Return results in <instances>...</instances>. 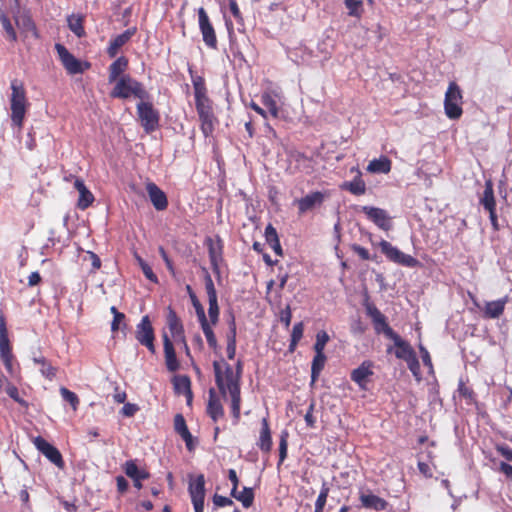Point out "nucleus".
I'll use <instances>...</instances> for the list:
<instances>
[{"label": "nucleus", "instance_id": "dca6fc26", "mask_svg": "<svg viewBox=\"0 0 512 512\" xmlns=\"http://www.w3.org/2000/svg\"><path fill=\"white\" fill-rule=\"evenodd\" d=\"M360 210L378 228L384 231H389L392 228L391 217L386 210L373 206H362Z\"/></svg>", "mask_w": 512, "mask_h": 512}, {"label": "nucleus", "instance_id": "de8ad7c7", "mask_svg": "<svg viewBox=\"0 0 512 512\" xmlns=\"http://www.w3.org/2000/svg\"><path fill=\"white\" fill-rule=\"evenodd\" d=\"M459 395L467 400L468 404H472L476 402V394L474 390L466 385V382L463 379L459 380L458 389Z\"/></svg>", "mask_w": 512, "mask_h": 512}, {"label": "nucleus", "instance_id": "4be33fe9", "mask_svg": "<svg viewBox=\"0 0 512 512\" xmlns=\"http://www.w3.org/2000/svg\"><path fill=\"white\" fill-rule=\"evenodd\" d=\"M135 33L136 27H132L111 39L106 49V53L109 58H115L119 50L131 40Z\"/></svg>", "mask_w": 512, "mask_h": 512}, {"label": "nucleus", "instance_id": "79ce46f5", "mask_svg": "<svg viewBox=\"0 0 512 512\" xmlns=\"http://www.w3.org/2000/svg\"><path fill=\"white\" fill-rule=\"evenodd\" d=\"M231 496L240 501L245 508L251 507L254 502V492L250 487H244L241 492L236 489V493Z\"/></svg>", "mask_w": 512, "mask_h": 512}, {"label": "nucleus", "instance_id": "9b49d317", "mask_svg": "<svg viewBox=\"0 0 512 512\" xmlns=\"http://www.w3.org/2000/svg\"><path fill=\"white\" fill-rule=\"evenodd\" d=\"M198 24L205 45L212 50H217L218 40L216 31L206 10L203 7L198 9Z\"/></svg>", "mask_w": 512, "mask_h": 512}, {"label": "nucleus", "instance_id": "aec40b11", "mask_svg": "<svg viewBox=\"0 0 512 512\" xmlns=\"http://www.w3.org/2000/svg\"><path fill=\"white\" fill-rule=\"evenodd\" d=\"M394 347L389 346L387 348V353H394L397 359L408 361L416 355L413 347L406 340L402 339L399 334H395L392 338H390Z\"/></svg>", "mask_w": 512, "mask_h": 512}, {"label": "nucleus", "instance_id": "774afa93", "mask_svg": "<svg viewBox=\"0 0 512 512\" xmlns=\"http://www.w3.org/2000/svg\"><path fill=\"white\" fill-rule=\"evenodd\" d=\"M304 325L303 322H298L293 326L291 338L300 341L303 337Z\"/></svg>", "mask_w": 512, "mask_h": 512}, {"label": "nucleus", "instance_id": "8fccbe9b", "mask_svg": "<svg viewBox=\"0 0 512 512\" xmlns=\"http://www.w3.org/2000/svg\"><path fill=\"white\" fill-rule=\"evenodd\" d=\"M60 394H61L62 398L71 405V407L74 411H76L78 409L80 400L76 393L70 391L66 387H61Z\"/></svg>", "mask_w": 512, "mask_h": 512}, {"label": "nucleus", "instance_id": "a211bd4d", "mask_svg": "<svg viewBox=\"0 0 512 512\" xmlns=\"http://www.w3.org/2000/svg\"><path fill=\"white\" fill-rule=\"evenodd\" d=\"M55 49L62 65L69 74L75 75L84 71L82 63L64 45L57 43Z\"/></svg>", "mask_w": 512, "mask_h": 512}, {"label": "nucleus", "instance_id": "a18cd8bd", "mask_svg": "<svg viewBox=\"0 0 512 512\" xmlns=\"http://www.w3.org/2000/svg\"><path fill=\"white\" fill-rule=\"evenodd\" d=\"M208 303H209L208 315H209V319H210L209 324L211 326H215L218 323L219 314H220V309H219V305H218V297L217 296L216 297H208Z\"/></svg>", "mask_w": 512, "mask_h": 512}, {"label": "nucleus", "instance_id": "bb28decb", "mask_svg": "<svg viewBox=\"0 0 512 512\" xmlns=\"http://www.w3.org/2000/svg\"><path fill=\"white\" fill-rule=\"evenodd\" d=\"M129 67V59L126 56L116 58L108 67V82L114 83L119 80L122 75H125Z\"/></svg>", "mask_w": 512, "mask_h": 512}, {"label": "nucleus", "instance_id": "72a5a7b5", "mask_svg": "<svg viewBox=\"0 0 512 512\" xmlns=\"http://www.w3.org/2000/svg\"><path fill=\"white\" fill-rule=\"evenodd\" d=\"M125 474L132 480H146L150 474L145 469H139L135 460H128L123 465Z\"/></svg>", "mask_w": 512, "mask_h": 512}, {"label": "nucleus", "instance_id": "ddd939ff", "mask_svg": "<svg viewBox=\"0 0 512 512\" xmlns=\"http://www.w3.org/2000/svg\"><path fill=\"white\" fill-rule=\"evenodd\" d=\"M205 245L208 250L209 260L215 274H220V263L223 261L224 243L220 236L207 237Z\"/></svg>", "mask_w": 512, "mask_h": 512}, {"label": "nucleus", "instance_id": "052dcab7", "mask_svg": "<svg viewBox=\"0 0 512 512\" xmlns=\"http://www.w3.org/2000/svg\"><path fill=\"white\" fill-rule=\"evenodd\" d=\"M228 3H229V10L231 12V14L233 15V17L238 21V22H243V17H242V13L240 11V8L237 4V1L236 0H228Z\"/></svg>", "mask_w": 512, "mask_h": 512}, {"label": "nucleus", "instance_id": "13d9d810", "mask_svg": "<svg viewBox=\"0 0 512 512\" xmlns=\"http://www.w3.org/2000/svg\"><path fill=\"white\" fill-rule=\"evenodd\" d=\"M159 254L162 257L163 261L165 262V265L168 269V271L174 276L175 275V269L172 260L169 258L166 250L163 246H160L158 248Z\"/></svg>", "mask_w": 512, "mask_h": 512}, {"label": "nucleus", "instance_id": "09e8293b", "mask_svg": "<svg viewBox=\"0 0 512 512\" xmlns=\"http://www.w3.org/2000/svg\"><path fill=\"white\" fill-rule=\"evenodd\" d=\"M288 454V432L283 431L280 435L279 440V461L277 464V468L280 469V466L283 464Z\"/></svg>", "mask_w": 512, "mask_h": 512}, {"label": "nucleus", "instance_id": "423d86ee", "mask_svg": "<svg viewBox=\"0 0 512 512\" xmlns=\"http://www.w3.org/2000/svg\"><path fill=\"white\" fill-rule=\"evenodd\" d=\"M378 246L381 252L385 255V257L393 263L409 268H415L420 266V262L418 259L414 258L411 255L403 253L397 247L393 246L390 242L386 240H381L378 243Z\"/></svg>", "mask_w": 512, "mask_h": 512}, {"label": "nucleus", "instance_id": "f03ea898", "mask_svg": "<svg viewBox=\"0 0 512 512\" xmlns=\"http://www.w3.org/2000/svg\"><path fill=\"white\" fill-rule=\"evenodd\" d=\"M194 99L200 120V129L204 137H210L215 129L217 118L213 110V102L208 97V90L202 76H192Z\"/></svg>", "mask_w": 512, "mask_h": 512}, {"label": "nucleus", "instance_id": "3c124183", "mask_svg": "<svg viewBox=\"0 0 512 512\" xmlns=\"http://www.w3.org/2000/svg\"><path fill=\"white\" fill-rule=\"evenodd\" d=\"M1 24L3 29L5 30L7 37L10 41L15 42L17 40V33L10 21V19L6 15H1L0 17Z\"/></svg>", "mask_w": 512, "mask_h": 512}, {"label": "nucleus", "instance_id": "2f4dec72", "mask_svg": "<svg viewBox=\"0 0 512 512\" xmlns=\"http://www.w3.org/2000/svg\"><path fill=\"white\" fill-rule=\"evenodd\" d=\"M340 188L348 191L353 195L360 196L366 193V183L362 178V174L358 171L357 175L351 181L344 182Z\"/></svg>", "mask_w": 512, "mask_h": 512}, {"label": "nucleus", "instance_id": "39448f33", "mask_svg": "<svg viewBox=\"0 0 512 512\" xmlns=\"http://www.w3.org/2000/svg\"><path fill=\"white\" fill-rule=\"evenodd\" d=\"M463 94L459 85L452 81L449 83L444 98V111L451 120L459 119L463 114Z\"/></svg>", "mask_w": 512, "mask_h": 512}, {"label": "nucleus", "instance_id": "e2e57ef3", "mask_svg": "<svg viewBox=\"0 0 512 512\" xmlns=\"http://www.w3.org/2000/svg\"><path fill=\"white\" fill-rule=\"evenodd\" d=\"M406 363L412 374L417 377L420 374V363L417 355L406 361Z\"/></svg>", "mask_w": 512, "mask_h": 512}, {"label": "nucleus", "instance_id": "6ab92c4d", "mask_svg": "<svg viewBox=\"0 0 512 512\" xmlns=\"http://www.w3.org/2000/svg\"><path fill=\"white\" fill-rule=\"evenodd\" d=\"M359 501L361 507L367 510L383 511L389 506L384 498L375 495L370 489H361L359 491Z\"/></svg>", "mask_w": 512, "mask_h": 512}, {"label": "nucleus", "instance_id": "ea45409f", "mask_svg": "<svg viewBox=\"0 0 512 512\" xmlns=\"http://www.w3.org/2000/svg\"><path fill=\"white\" fill-rule=\"evenodd\" d=\"M276 98L277 95L272 92H264L261 95L262 104L268 109L273 118H277L279 116V108Z\"/></svg>", "mask_w": 512, "mask_h": 512}, {"label": "nucleus", "instance_id": "69168bd1", "mask_svg": "<svg viewBox=\"0 0 512 512\" xmlns=\"http://www.w3.org/2000/svg\"><path fill=\"white\" fill-rule=\"evenodd\" d=\"M496 451L503 456L507 461L512 462V448H510L508 445H497Z\"/></svg>", "mask_w": 512, "mask_h": 512}, {"label": "nucleus", "instance_id": "1a4fd4ad", "mask_svg": "<svg viewBox=\"0 0 512 512\" xmlns=\"http://www.w3.org/2000/svg\"><path fill=\"white\" fill-rule=\"evenodd\" d=\"M135 338L139 344L145 346L150 353L155 354V332L148 315H144L141 321L136 325Z\"/></svg>", "mask_w": 512, "mask_h": 512}, {"label": "nucleus", "instance_id": "6e6552de", "mask_svg": "<svg viewBox=\"0 0 512 512\" xmlns=\"http://www.w3.org/2000/svg\"><path fill=\"white\" fill-rule=\"evenodd\" d=\"M137 114L146 133H151L159 127L160 115L151 102L141 100L137 104Z\"/></svg>", "mask_w": 512, "mask_h": 512}, {"label": "nucleus", "instance_id": "0eeeda50", "mask_svg": "<svg viewBox=\"0 0 512 512\" xmlns=\"http://www.w3.org/2000/svg\"><path fill=\"white\" fill-rule=\"evenodd\" d=\"M0 358L6 371L9 374L13 373V350L12 344L8 336V329L6 318L2 311H0Z\"/></svg>", "mask_w": 512, "mask_h": 512}, {"label": "nucleus", "instance_id": "c85d7f7f", "mask_svg": "<svg viewBox=\"0 0 512 512\" xmlns=\"http://www.w3.org/2000/svg\"><path fill=\"white\" fill-rule=\"evenodd\" d=\"M174 429L177 434L184 440L189 451L194 449L193 436L190 433L185 418L182 414H176L174 417Z\"/></svg>", "mask_w": 512, "mask_h": 512}, {"label": "nucleus", "instance_id": "412c9836", "mask_svg": "<svg viewBox=\"0 0 512 512\" xmlns=\"http://www.w3.org/2000/svg\"><path fill=\"white\" fill-rule=\"evenodd\" d=\"M373 367L374 364L372 361H363L359 367L351 371V380L355 382L359 386V388L363 390L367 389L369 378L374 374Z\"/></svg>", "mask_w": 512, "mask_h": 512}, {"label": "nucleus", "instance_id": "58836bf2", "mask_svg": "<svg viewBox=\"0 0 512 512\" xmlns=\"http://www.w3.org/2000/svg\"><path fill=\"white\" fill-rule=\"evenodd\" d=\"M83 22L84 17L82 15L72 14L67 18L69 29L79 38H82L86 35Z\"/></svg>", "mask_w": 512, "mask_h": 512}, {"label": "nucleus", "instance_id": "49530a36", "mask_svg": "<svg viewBox=\"0 0 512 512\" xmlns=\"http://www.w3.org/2000/svg\"><path fill=\"white\" fill-rule=\"evenodd\" d=\"M200 326L206 337L209 347L216 351V349L218 348V342L212 329V326L209 324V321L207 320L205 322L200 323Z\"/></svg>", "mask_w": 512, "mask_h": 512}, {"label": "nucleus", "instance_id": "a19ab883", "mask_svg": "<svg viewBox=\"0 0 512 512\" xmlns=\"http://www.w3.org/2000/svg\"><path fill=\"white\" fill-rule=\"evenodd\" d=\"M347 14L350 17L361 19L364 13V4L362 0H344Z\"/></svg>", "mask_w": 512, "mask_h": 512}, {"label": "nucleus", "instance_id": "5fc2aeb1", "mask_svg": "<svg viewBox=\"0 0 512 512\" xmlns=\"http://www.w3.org/2000/svg\"><path fill=\"white\" fill-rule=\"evenodd\" d=\"M5 391L7 393V395L12 398L15 402L21 404V405H24L26 404V402L24 401V399H22L19 395V390L18 388L13 385L12 383H10L9 381L5 384Z\"/></svg>", "mask_w": 512, "mask_h": 512}, {"label": "nucleus", "instance_id": "4d7b16f0", "mask_svg": "<svg viewBox=\"0 0 512 512\" xmlns=\"http://www.w3.org/2000/svg\"><path fill=\"white\" fill-rule=\"evenodd\" d=\"M314 408H315V403H314V401H312L310 403L309 407H308V410H307L305 416H304L306 425L309 428H314L315 427L316 418L313 415Z\"/></svg>", "mask_w": 512, "mask_h": 512}, {"label": "nucleus", "instance_id": "680f3d73", "mask_svg": "<svg viewBox=\"0 0 512 512\" xmlns=\"http://www.w3.org/2000/svg\"><path fill=\"white\" fill-rule=\"evenodd\" d=\"M351 249H352V251H353V252H355V253H356V254H357V255H358L362 260H370V259H371V257H370V253H369V251H368L366 248H364V247H362V246H360V245H358V244H352V245H351Z\"/></svg>", "mask_w": 512, "mask_h": 512}, {"label": "nucleus", "instance_id": "f3484780", "mask_svg": "<svg viewBox=\"0 0 512 512\" xmlns=\"http://www.w3.org/2000/svg\"><path fill=\"white\" fill-rule=\"evenodd\" d=\"M325 198V193L321 191H314L305 195L304 197L296 199L294 204L298 208V214L303 215L315 208L321 207Z\"/></svg>", "mask_w": 512, "mask_h": 512}, {"label": "nucleus", "instance_id": "5701e85b", "mask_svg": "<svg viewBox=\"0 0 512 512\" xmlns=\"http://www.w3.org/2000/svg\"><path fill=\"white\" fill-rule=\"evenodd\" d=\"M74 188L79 192L77 207L80 210H86L93 204L95 200L94 195L86 187L84 181L79 177H74Z\"/></svg>", "mask_w": 512, "mask_h": 512}, {"label": "nucleus", "instance_id": "4c0bfd02", "mask_svg": "<svg viewBox=\"0 0 512 512\" xmlns=\"http://www.w3.org/2000/svg\"><path fill=\"white\" fill-rule=\"evenodd\" d=\"M167 324L173 337H180L184 334V327L174 310L170 309L167 316Z\"/></svg>", "mask_w": 512, "mask_h": 512}, {"label": "nucleus", "instance_id": "f704fd0d", "mask_svg": "<svg viewBox=\"0 0 512 512\" xmlns=\"http://www.w3.org/2000/svg\"><path fill=\"white\" fill-rule=\"evenodd\" d=\"M236 334L237 327L234 316L231 317V321L229 322V331L227 333V357L232 360L236 354Z\"/></svg>", "mask_w": 512, "mask_h": 512}, {"label": "nucleus", "instance_id": "603ef678", "mask_svg": "<svg viewBox=\"0 0 512 512\" xmlns=\"http://www.w3.org/2000/svg\"><path fill=\"white\" fill-rule=\"evenodd\" d=\"M330 337L326 331L321 330L316 335V342L314 344L315 353L324 352L325 346L328 343Z\"/></svg>", "mask_w": 512, "mask_h": 512}, {"label": "nucleus", "instance_id": "c03bdc74", "mask_svg": "<svg viewBox=\"0 0 512 512\" xmlns=\"http://www.w3.org/2000/svg\"><path fill=\"white\" fill-rule=\"evenodd\" d=\"M34 362L41 365L40 371L45 378L52 380L56 376L57 369L44 357L34 358Z\"/></svg>", "mask_w": 512, "mask_h": 512}, {"label": "nucleus", "instance_id": "bf43d9fd", "mask_svg": "<svg viewBox=\"0 0 512 512\" xmlns=\"http://www.w3.org/2000/svg\"><path fill=\"white\" fill-rule=\"evenodd\" d=\"M213 503L216 507H226L233 505L232 499L219 494H214Z\"/></svg>", "mask_w": 512, "mask_h": 512}, {"label": "nucleus", "instance_id": "c9c22d12", "mask_svg": "<svg viewBox=\"0 0 512 512\" xmlns=\"http://www.w3.org/2000/svg\"><path fill=\"white\" fill-rule=\"evenodd\" d=\"M326 360L327 357L324 352L315 353L311 364V386L317 382L320 373L325 367Z\"/></svg>", "mask_w": 512, "mask_h": 512}, {"label": "nucleus", "instance_id": "b1692460", "mask_svg": "<svg viewBox=\"0 0 512 512\" xmlns=\"http://www.w3.org/2000/svg\"><path fill=\"white\" fill-rule=\"evenodd\" d=\"M146 190L149 199L156 210L163 211L168 207V199L166 194L155 183H147Z\"/></svg>", "mask_w": 512, "mask_h": 512}, {"label": "nucleus", "instance_id": "f257e3e1", "mask_svg": "<svg viewBox=\"0 0 512 512\" xmlns=\"http://www.w3.org/2000/svg\"><path fill=\"white\" fill-rule=\"evenodd\" d=\"M215 374V382L221 394L225 395L228 391L231 397V413L234 422L240 420L241 409V392H240V376L233 371L228 363L213 362Z\"/></svg>", "mask_w": 512, "mask_h": 512}, {"label": "nucleus", "instance_id": "9d476101", "mask_svg": "<svg viewBox=\"0 0 512 512\" xmlns=\"http://www.w3.org/2000/svg\"><path fill=\"white\" fill-rule=\"evenodd\" d=\"M188 492L195 512H204L205 501V477L203 474L197 475L195 478L190 476Z\"/></svg>", "mask_w": 512, "mask_h": 512}, {"label": "nucleus", "instance_id": "c756f323", "mask_svg": "<svg viewBox=\"0 0 512 512\" xmlns=\"http://www.w3.org/2000/svg\"><path fill=\"white\" fill-rule=\"evenodd\" d=\"M207 415L213 420V422H217L220 418L224 416V409L220 402V399L217 397L214 389H210L209 391V399L206 408Z\"/></svg>", "mask_w": 512, "mask_h": 512}, {"label": "nucleus", "instance_id": "f8f14e48", "mask_svg": "<svg viewBox=\"0 0 512 512\" xmlns=\"http://www.w3.org/2000/svg\"><path fill=\"white\" fill-rule=\"evenodd\" d=\"M366 313L371 318L374 330L377 334L383 333L387 338L397 334L388 324L386 316L373 304L365 305Z\"/></svg>", "mask_w": 512, "mask_h": 512}, {"label": "nucleus", "instance_id": "864d4df0", "mask_svg": "<svg viewBox=\"0 0 512 512\" xmlns=\"http://www.w3.org/2000/svg\"><path fill=\"white\" fill-rule=\"evenodd\" d=\"M204 273L205 290L208 297H216L217 291L215 289L212 277L206 268H202Z\"/></svg>", "mask_w": 512, "mask_h": 512}, {"label": "nucleus", "instance_id": "a878e982", "mask_svg": "<svg viewBox=\"0 0 512 512\" xmlns=\"http://www.w3.org/2000/svg\"><path fill=\"white\" fill-rule=\"evenodd\" d=\"M163 346L167 370L170 372L177 371L180 367V363L177 359L173 343L166 334L163 335Z\"/></svg>", "mask_w": 512, "mask_h": 512}, {"label": "nucleus", "instance_id": "393cba45", "mask_svg": "<svg viewBox=\"0 0 512 512\" xmlns=\"http://www.w3.org/2000/svg\"><path fill=\"white\" fill-rule=\"evenodd\" d=\"M256 445L265 454H269L272 449V433L267 417H264L261 421V429Z\"/></svg>", "mask_w": 512, "mask_h": 512}, {"label": "nucleus", "instance_id": "20e7f679", "mask_svg": "<svg viewBox=\"0 0 512 512\" xmlns=\"http://www.w3.org/2000/svg\"><path fill=\"white\" fill-rule=\"evenodd\" d=\"M110 92V96L115 99H129L131 97L147 100L150 95L145 89L143 83L133 78L130 74L122 75Z\"/></svg>", "mask_w": 512, "mask_h": 512}, {"label": "nucleus", "instance_id": "473e14b6", "mask_svg": "<svg viewBox=\"0 0 512 512\" xmlns=\"http://www.w3.org/2000/svg\"><path fill=\"white\" fill-rule=\"evenodd\" d=\"M392 162L387 156H380L371 160L367 166V171L370 173H383L388 174L391 171Z\"/></svg>", "mask_w": 512, "mask_h": 512}, {"label": "nucleus", "instance_id": "338daca9", "mask_svg": "<svg viewBox=\"0 0 512 512\" xmlns=\"http://www.w3.org/2000/svg\"><path fill=\"white\" fill-rule=\"evenodd\" d=\"M292 319V312L289 306H287L285 309L281 310L280 312V320L285 325L286 328L290 326Z\"/></svg>", "mask_w": 512, "mask_h": 512}, {"label": "nucleus", "instance_id": "6e6d98bb", "mask_svg": "<svg viewBox=\"0 0 512 512\" xmlns=\"http://www.w3.org/2000/svg\"><path fill=\"white\" fill-rule=\"evenodd\" d=\"M190 299H191L193 307L195 308V312H196V315H197L199 323L207 321V317H206V314H205L204 307L202 306V304L198 300L197 296L196 295H191Z\"/></svg>", "mask_w": 512, "mask_h": 512}, {"label": "nucleus", "instance_id": "0e129e2a", "mask_svg": "<svg viewBox=\"0 0 512 512\" xmlns=\"http://www.w3.org/2000/svg\"><path fill=\"white\" fill-rule=\"evenodd\" d=\"M138 410L139 407L136 404L125 403L121 409V414L126 417H133Z\"/></svg>", "mask_w": 512, "mask_h": 512}, {"label": "nucleus", "instance_id": "2eb2a0df", "mask_svg": "<svg viewBox=\"0 0 512 512\" xmlns=\"http://www.w3.org/2000/svg\"><path fill=\"white\" fill-rule=\"evenodd\" d=\"M33 443L35 447L56 467L62 469L65 466V462L63 460V457L60 453V451L47 442L43 437L37 436Z\"/></svg>", "mask_w": 512, "mask_h": 512}, {"label": "nucleus", "instance_id": "7ed1b4c3", "mask_svg": "<svg viewBox=\"0 0 512 512\" xmlns=\"http://www.w3.org/2000/svg\"><path fill=\"white\" fill-rule=\"evenodd\" d=\"M11 97H10V110L12 124L18 129H22L25 115L28 107L30 106L24 83L19 79L11 81Z\"/></svg>", "mask_w": 512, "mask_h": 512}, {"label": "nucleus", "instance_id": "e433bc0d", "mask_svg": "<svg viewBox=\"0 0 512 512\" xmlns=\"http://www.w3.org/2000/svg\"><path fill=\"white\" fill-rule=\"evenodd\" d=\"M265 239L266 242L270 245V247L277 255H283V250L280 244L277 231L271 224H268L267 227L265 228Z\"/></svg>", "mask_w": 512, "mask_h": 512}, {"label": "nucleus", "instance_id": "7c9ffc66", "mask_svg": "<svg viewBox=\"0 0 512 512\" xmlns=\"http://www.w3.org/2000/svg\"><path fill=\"white\" fill-rule=\"evenodd\" d=\"M507 302L508 296L496 301L487 302L483 310L484 317L488 319L499 318L503 314Z\"/></svg>", "mask_w": 512, "mask_h": 512}, {"label": "nucleus", "instance_id": "37998d69", "mask_svg": "<svg viewBox=\"0 0 512 512\" xmlns=\"http://www.w3.org/2000/svg\"><path fill=\"white\" fill-rule=\"evenodd\" d=\"M330 493V487L327 482H323L321 485V489L319 495L315 501L314 512H324V508Z\"/></svg>", "mask_w": 512, "mask_h": 512}, {"label": "nucleus", "instance_id": "cd10ccee", "mask_svg": "<svg viewBox=\"0 0 512 512\" xmlns=\"http://www.w3.org/2000/svg\"><path fill=\"white\" fill-rule=\"evenodd\" d=\"M174 392L178 395H184L187 403L191 404L193 394L191 390V380L187 375H175L172 379Z\"/></svg>", "mask_w": 512, "mask_h": 512}, {"label": "nucleus", "instance_id": "4468645a", "mask_svg": "<svg viewBox=\"0 0 512 512\" xmlns=\"http://www.w3.org/2000/svg\"><path fill=\"white\" fill-rule=\"evenodd\" d=\"M480 204L489 213V218L494 231H499L498 217L496 213V200L494 197L493 184L491 181H486L484 191L480 197Z\"/></svg>", "mask_w": 512, "mask_h": 512}]
</instances>
